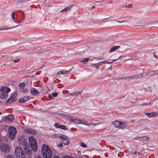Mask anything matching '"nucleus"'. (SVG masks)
I'll return each instance as SVG.
<instances>
[{"instance_id": "nucleus-22", "label": "nucleus", "mask_w": 158, "mask_h": 158, "mask_svg": "<svg viewBox=\"0 0 158 158\" xmlns=\"http://www.w3.org/2000/svg\"><path fill=\"white\" fill-rule=\"evenodd\" d=\"M17 96V93L15 91L13 92V93H12L10 95V98H13V99H15V98Z\"/></svg>"}, {"instance_id": "nucleus-35", "label": "nucleus", "mask_w": 158, "mask_h": 158, "mask_svg": "<svg viewBox=\"0 0 158 158\" xmlns=\"http://www.w3.org/2000/svg\"><path fill=\"white\" fill-rule=\"evenodd\" d=\"M70 72V71H66V70H63V73L64 74H68Z\"/></svg>"}, {"instance_id": "nucleus-45", "label": "nucleus", "mask_w": 158, "mask_h": 158, "mask_svg": "<svg viewBox=\"0 0 158 158\" xmlns=\"http://www.w3.org/2000/svg\"><path fill=\"white\" fill-rule=\"evenodd\" d=\"M116 21L118 22V23H123L124 22V21Z\"/></svg>"}, {"instance_id": "nucleus-4", "label": "nucleus", "mask_w": 158, "mask_h": 158, "mask_svg": "<svg viewBox=\"0 0 158 158\" xmlns=\"http://www.w3.org/2000/svg\"><path fill=\"white\" fill-rule=\"evenodd\" d=\"M8 130L9 138L10 139L13 140L15 137L16 130L15 128L13 127H9Z\"/></svg>"}, {"instance_id": "nucleus-38", "label": "nucleus", "mask_w": 158, "mask_h": 158, "mask_svg": "<svg viewBox=\"0 0 158 158\" xmlns=\"http://www.w3.org/2000/svg\"><path fill=\"white\" fill-rule=\"evenodd\" d=\"M63 158H73L70 156H66L63 157Z\"/></svg>"}, {"instance_id": "nucleus-46", "label": "nucleus", "mask_w": 158, "mask_h": 158, "mask_svg": "<svg viewBox=\"0 0 158 158\" xmlns=\"http://www.w3.org/2000/svg\"><path fill=\"white\" fill-rule=\"evenodd\" d=\"M154 75H158V72L157 73H156L154 74Z\"/></svg>"}, {"instance_id": "nucleus-13", "label": "nucleus", "mask_w": 158, "mask_h": 158, "mask_svg": "<svg viewBox=\"0 0 158 158\" xmlns=\"http://www.w3.org/2000/svg\"><path fill=\"white\" fill-rule=\"evenodd\" d=\"M60 138L62 139L63 143L64 145H66L68 144L69 143V140L67 139L66 136H62L61 137H60Z\"/></svg>"}, {"instance_id": "nucleus-20", "label": "nucleus", "mask_w": 158, "mask_h": 158, "mask_svg": "<svg viewBox=\"0 0 158 158\" xmlns=\"http://www.w3.org/2000/svg\"><path fill=\"white\" fill-rule=\"evenodd\" d=\"M72 7L71 6H69L68 7L65 8L60 11V13L65 12L68 11Z\"/></svg>"}, {"instance_id": "nucleus-6", "label": "nucleus", "mask_w": 158, "mask_h": 158, "mask_svg": "<svg viewBox=\"0 0 158 158\" xmlns=\"http://www.w3.org/2000/svg\"><path fill=\"white\" fill-rule=\"evenodd\" d=\"M113 124L116 127L119 128H124L127 123L125 122L122 123L118 121H114L113 122Z\"/></svg>"}, {"instance_id": "nucleus-1", "label": "nucleus", "mask_w": 158, "mask_h": 158, "mask_svg": "<svg viewBox=\"0 0 158 158\" xmlns=\"http://www.w3.org/2000/svg\"><path fill=\"white\" fill-rule=\"evenodd\" d=\"M29 141L31 146V148L28 144L26 143L24 139L21 138L19 140V143L23 147L26 152L29 154H30L32 153L31 150L34 152H36L37 150V143L36 140L32 136H31L29 138Z\"/></svg>"}, {"instance_id": "nucleus-32", "label": "nucleus", "mask_w": 158, "mask_h": 158, "mask_svg": "<svg viewBox=\"0 0 158 158\" xmlns=\"http://www.w3.org/2000/svg\"><path fill=\"white\" fill-rule=\"evenodd\" d=\"M6 158H15L11 154H9L7 155Z\"/></svg>"}, {"instance_id": "nucleus-42", "label": "nucleus", "mask_w": 158, "mask_h": 158, "mask_svg": "<svg viewBox=\"0 0 158 158\" xmlns=\"http://www.w3.org/2000/svg\"><path fill=\"white\" fill-rule=\"evenodd\" d=\"M128 8H131L132 7V5L131 4H129L128 6Z\"/></svg>"}, {"instance_id": "nucleus-39", "label": "nucleus", "mask_w": 158, "mask_h": 158, "mask_svg": "<svg viewBox=\"0 0 158 158\" xmlns=\"http://www.w3.org/2000/svg\"><path fill=\"white\" fill-rule=\"evenodd\" d=\"M151 105V103H146V104H144L143 105V106H144V105H147L148 106H150Z\"/></svg>"}, {"instance_id": "nucleus-27", "label": "nucleus", "mask_w": 158, "mask_h": 158, "mask_svg": "<svg viewBox=\"0 0 158 158\" xmlns=\"http://www.w3.org/2000/svg\"><path fill=\"white\" fill-rule=\"evenodd\" d=\"M25 85L24 83H20L19 85V87L22 88V87H24Z\"/></svg>"}, {"instance_id": "nucleus-23", "label": "nucleus", "mask_w": 158, "mask_h": 158, "mask_svg": "<svg viewBox=\"0 0 158 158\" xmlns=\"http://www.w3.org/2000/svg\"><path fill=\"white\" fill-rule=\"evenodd\" d=\"M18 26H16L14 27H8V28H0V30H8V29H11L13 28H14L15 27H17Z\"/></svg>"}, {"instance_id": "nucleus-9", "label": "nucleus", "mask_w": 158, "mask_h": 158, "mask_svg": "<svg viewBox=\"0 0 158 158\" xmlns=\"http://www.w3.org/2000/svg\"><path fill=\"white\" fill-rule=\"evenodd\" d=\"M140 75L138 74V75H135L132 76H131L128 77H122L120 78L119 79H117L118 80L119 79H125L126 80L127 79L131 80L134 79H137L139 77H140Z\"/></svg>"}, {"instance_id": "nucleus-29", "label": "nucleus", "mask_w": 158, "mask_h": 158, "mask_svg": "<svg viewBox=\"0 0 158 158\" xmlns=\"http://www.w3.org/2000/svg\"><path fill=\"white\" fill-rule=\"evenodd\" d=\"M89 59L88 58H85L83 59V60L81 61L82 62H86L88 61H89Z\"/></svg>"}, {"instance_id": "nucleus-31", "label": "nucleus", "mask_w": 158, "mask_h": 158, "mask_svg": "<svg viewBox=\"0 0 158 158\" xmlns=\"http://www.w3.org/2000/svg\"><path fill=\"white\" fill-rule=\"evenodd\" d=\"M15 11H13L12 12V19L15 18Z\"/></svg>"}, {"instance_id": "nucleus-33", "label": "nucleus", "mask_w": 158, "mask_h": 158, "mask_svg": "<svg viewBox=\"0 0 158 158\" xmlns=\"http://www.w3.org/2000/svg\"><path fill=\"white\" fill-rule=\"evenodd\" d=\"M57 75L64 74L63 70L58 72L57 73Z\"/></svg>"}, {"instance_id": "nucleus-40", "label": "nucleus", "mask_w": 158, "mask_h": 158, "mask_svg": "<svg viewBox=\"0 0 158 158\" xmlns=\"http://www.w3.org/2000/svg\"><path fill=\"white\" fill-rule=\"evenodd\" d=\"M57 146L59 147L60 148L62 146V143H60V144H58Z\"/></svg>"}, {"instance_id": "nucleus-2", "label": "nucleus", "mask_w": 158, "mask_h": 158, "mask_svg": "<svg viewBox=\"0 0 158 158\" xmlns=\"http://www.w3.org/2000/svg\"><path fill=\"white\" fill-rule=\"evenodd\" d=\"M41 152L44 158L52 157V151L46 145L43 144L41 146Z\"/></svg>"}, {"instance_id": "nucleus-30", "label": "nucleus", "mask_w": 158, "mask_h": 158, "mask_svg": "<svg viewBox=\"0 0 158 158\" xmlns=\"http://www.w3.org/2000/svg\"><path fill=\"white\" fill-rule=\"evenodd\" d=\"M52 95L54 97H56L58 95L57 92L52 93Z\"/></svg>"}, {"instance_id": "nucleus-34", "label": "nucleus", "mask_w": 158, "mask_h": 158, "mask_svg": "<svg viewBox=\"0 0 158 158\" xmlns=\"http://www.w3.org/2000/svg\"><path fill=\"white\" fill-rule=\"evenodd\" d=\"M13 20L14 23L19 24L20 23V22L17 21L15 18L12 19Z\"/></svg>"}, {"instance_id": "nucleus-43", "label": "nucleus", "mask_w": 158, "mask_h": 158, "mask_svg": "<svg viewBox=\"0 0 158 158\" xmlns=\"http://www.w3.org/2000/svg\"><path fill=\"white\" fill-rule=\"evenodd\" d=\"M75 94H73V93H69V95H71V96H74V95H75Z\"/></svg>"}, {"instance_id": "nucleus-5", "label": "nucleus", "mask_w": 158, "mask_h": 158, "mask_svg": "<svg viewBox=\"0 0 158 158\" xmlns=\"http://www.w3.org/2000/svg\"><path fill=\"white\" fill-rule=\"evenodd\" d=\"M15 152L17 158H22L24 156V153L22 148L19 147L16 148Z\"/></svg>"}, {"instance_id": "nucleus-14", "label": "nucleus", "mask_w": 158, "mask_h": 158, "mask_svg": "<svg viewBox=\"0 0 158 158\" xmlns=\"http://www.w3.org/2000/svg\"><path fill=\"white\" fill-rule=\"evenodd\" d=\"M158 113L155 112H152L151 113H146L145 114L149 117H155L157 115Z\"/></svg>"}, {"instance_id": "nucleus-18", "label": "nucleus", "mask_w": 158, "mask_h": 158, "mask_svg": "<svg viewBox=\"0 0 158 158\" xmlns=\"http://www.w3.org/2000/svg\"><path fill=\"white\" fill-rule=\"evenodd\" d=\"M17 100L16 99H13L10 97L6 101V103L7 105L13 102H15Z\"/></svg>"}, {"instance_id": "nucleus-16", "label": "nucleus", "mask_w": 158, "mask_h": 158, "mask_svg": "<svg viewBox=\"0 0 158 158\" xmlns=\"http://www.w3.org/2000/svg\"><path fill=\"white\" fill-rule=\"evenodd\" d=\"M80 122L79 124H83L88 126H89V123L85 120L80 119Z\"/></svg>"}, {"instance_id": "nucleus-47", "label": "nucleus", "mask_w": 158, "mask_h": 158, "mask_svg": "<svg viewBox=\"0 0 158 158\" xmlns=\"http://www.w3.org/2000/svg\"><path fill=\"white\" fill-rule=\"evenodd\" d=\"M94 8H95V6H92V8L93 9H94Z\"/></svg>"}, {"instance_id": "nucleus-3", "label": "nucleus", "mask_w": 158, "mask_h": 158, "mask_svg": "<svg viewBox=\"0 0 158 158\" xmlns=\"http://www.w3.org/2000/svg\"><path fill=\"white\" fill-rule=\"evenodd\" d=\"M10 90V89L7 86L2 87L0 89V98L3 99L6 98L8 95L7 93Z\"/></svg>"}, {"instance_id": "nucleus-10", "label": "nucleus", "mask_w": 158, "mask_h": 158, "mask_svg": "<svg viewBox=\"0 0 158 158\" xmlns=\"http://www.w3.org/2000/svg\"><path fill=\"white\" fill-rule=\"evenodd\" d=\"M14 119L13 116L12 114H9L6 117L4 118V119L5 122L7 123H9L12 121Z\"/></svg>"}, {"instance_id": "nucleus-36", "label": "nucleus", "mask_w": 158, "mask_h": 158, "mask_svg": "<svg viewBox=\"0 0 158 158\" xmlns=\"http://www.w3.org/2000/svg\"><path fill=\"white\" fill-rule=\"evenodd\" d=\"M99 123H89V126H96L97 125V124H98Z\"/></svg>"}, {"instance_id": "nucleus-48", "label": "nucleus", "mask_w": 158, "mask_h": 158, "mask_svg": "<svg viewBox=\"0 0 158 158\" xmlns=\"http://www.w3.org/2000/svg\"><path fill=\"white\" fill-rule=\"evenodd\" d=\"M112 68V66H111L110 67V68H109V69H110Z\"/></svg>"}, {"instance_id": "nucleus-28", "label": "nucleus", "mask_w": 158, "mask_h": 158, "mask_svg": "<svg viewBox=\"0 0 158 158\" xmlns=\"http://www.w3.org/2000/svg\"><path fill=\"white\" fill-rule=\"evenodd\" d=\"M80 146L84 148H86L87 146L83 142L81 143Z\"/></svg>"}, {"instance_id": "nucleus-26", "label": "nucleus", "mask_w": 158, "mask_h": 158, "mask_svg": "<svg viewBox=\"0 0 158 158\" xmlns=\"http://www.w3.org/2000/svg\"><path fill=\"white\" fill-rule=\"evenodd\" d=\"M121 57H122L120 56L118 59H113V60H111L110 59H109L108 60H110V61H107L108 62H112V61H113V62H112V63H113L114 62V61H115L118 60V59L120 58H121Z\"/></svg>"}, {"instance_id": "nucleus-37", "label": "nucleus", "mask_w": 158, "mask_h": 158, "mask_svg": "<svg viewBox=\"0 0 158 158\" xmlns=\"http://www.w3.org/2000/svg\"><path fill=\"white\" fill-rule=\"evenodd\" d=\"M19 60H20L19 59L17 58V59H16L15 60H14V61L15 62H19Z\"/></svg>"}, {"instance_id": "nucleus-21", "label": "nucleus", "mask_w": 158, "mask_h": 158, "mask_svg": "<svg viewBox=\"0 0 158 158\" xmlns=\"http://www.w3.org/2000/svg\"><path fill=\"white\" fill-rule=\"evenodd\" d=\"M120 48V47L119 46H114L113 47H112L111 48V49L110 50V51H109V52L111 53V52L115 51L117 49H118V48Z\"/></svg>"}, {"instance_id": "nucleus-17", "label": "nucleus", "mask_w": 158, "mask_h": 158, "mask_svg": "<svg viewBox=\"0 0 158 158\" xmlns=\"http://www.w3.org/2000/svg\"><path fill=\"white\" fill-rule=\"evenodd\" d=\"M138 139L141 141H147L149 139V138L147 136H143L138 138Z\"/></svg>"}, {"instance_id": "nucleus-11", "label": "nucleus", "mask_w": 158, "mask_h": 158, "mask_svg": "<svg viewBox=\"0 0 158 158\" xmlns=\"http://www.w3.org/2000/svg\"><path fill=\"white\" fill-rule=\"evenodd\" d=\"M30 92L31 94L34 96H36L40 94L39 92L34 88H32L31 89Z\"/></svg>"}, {"instance_id": "nucleus-8", "label": "nucleus", "mask_w": 158, "mask_h": 158, "mask_svg": "<svg viewBox=\"0 0 158 158\" xmlns=\"http://www.w3.org/2000/svg\"><path fill=\"white\" fill-rule=\"evenodd\" d=\"M30 98V97L29 96H25L23 98L19 99V100L18 102L20 103H24L29 100Z\"/></svg>"}, {"instance_id": "nucleus-15", "label": "nucleus", "mask_w": 158, "mask_h": 158, "mask_svg": "<svg viewBox=\"0 0 158 158\" xmlns=\"http://www.w3.org/2000/svg\"><path fill=\"white\" fill-rule=\"evenodd\" d=\"M25 132L27 134H30L31 135L35 134L36 131L32 129H27L25 130Z\"/></svg>"}, {"instance_id": "nucleus-25", "label": "nucleus", "mask_w": 158, "mask_h": 158, "mask_svg": "<svg viewBox=\"0 0 158 158\" xmlns=\"http://www.w3.org/2000/svg\"><path fill=\"white\" fill-rule=\"evenodd\" d=\"M61 125H60L59 123H55L54 124V126L56 128H60V126Z\"/></svg>"}, {"instance_id": "nucleus-12", "label": "nucleus", "mask_w": 158, "mask_h": 158, "mask_svg": "<svg viewBox=\"0 0 158 158\" xmlns=\"http://www.w3.org/2000/svg\"><path fill=\"white\" fill-rule=\"evenodd\" d=\"M1 148L2 151L4 152H7L9 151L8 146L4 144L1 146Z\"/></svg>"}, {"instance_id": "nucleus-24", "label": "nucleus", "mask_w": 158, "mask_h": 158, "mask_svg": "<svg viewBox=\"0 0 158 158\" xmlns=\"http://www.w3.org/2000/svg\"><path fill=\"white\" fill-rule=\"evenodd\" d=\"M60 128L64 130H67V127H66L64 125H61L60 126Z\"/></svg>"}, {"instance_id": "nucleus-19", "label": "nucleus", "mask_w": 158, "mask_h": 158, "mask_svg": "<svg viewBox=\"0 0 158 158\" xmlns=\"http://www.w3.org/2000/svg\"><path fill=\"white\" fill-rule=\"evenodd\" d=\"M70 120L76 124H79V122H80L79 119L74 118H70Z\"/></svg>"}, {"instance_id": "nucleus-44", "label": "nucleus", "mask_w": 158, "mask_h": 158, "mask_svg": "<svg viewBox=\"0 0 158 158\" xmlns=\"http://www.w3.org/2000/svg\"><path fill=\"white\" fill-rule=\"evenodd\" d=\"M35 158H43L40 156H35Z\"/></svg>"}, {"instance_id": "nucleus-41", "label": "nucleus", "mask_w": 158, "mask_h": 158, "mask_svg": "<svg viewBox=\"0 0 158 158\" xmlns=\"http://www.w3.org/2000/svg\"><path fill=\"white\" fill-rule=\"evenodd\" d=\"M52 158H60V157L58 156H54Z\"/></svg>"}, {"instance_id": "nucleus-7", "label": "nucleus", "mask_w": 158, "mask_h": 158, "mask_svg": "<svg viewBox=\"0 0 158 158\" xmlns=\"http://www.w3.org/2000/svg\"><path fill=\"white\" fill-rule=\"evenodd\" d=\"M113 61L108 62L107 60H104L101 61L95 64H91V65L92 66H94L97 69H98L99 68L105 64H112Z\"/></svg>"}]
</instances>
